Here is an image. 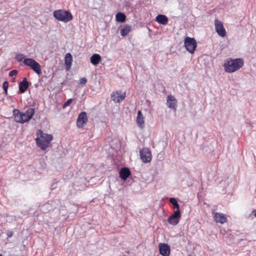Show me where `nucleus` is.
<instances>
[{
	"label": "nucleus",
	"instance_id": "1",
	"mask_svg": "<svg viewBox=\"0 0 256 256\" xmlns=\"http://www.w3.org/2000/svg\"><path fill=\"white\" fill-rule=\"evenodd\" d=\"M35 114L33 108H28L25 112H22L18 109L13 110V116L15 122L20 124H24L29 121Z\"/></svg>",
	"mask_w": 256,
	"mask_h": 256
},
{
	"label": "nucleus",
	"instance_id": "2",
	"mask_svg": "<svg viewBox=\"0 0 256 256\" xmlns=\"http://www.w3.org/2000/svg\"><path fill=\"white\" fill-rule=\"evenodd\" d=\"M244 65L243 60L238 58L236 59L228 60L224 65V70L228 73L234 72L239 70Z\"/></svg>",
	"mask_w": 256,
	"mask_h": 256
},
{
	"label": "nucleus",
	"instance_id": "3",
	"mask_svg": "<svg viewBox=\"0 0 256 256\" xmlns=\"http://www.w3.org/2000/svg\"><path fill=\"white\" fill-rule=\"evenodd\" d=\"M53 136L52 134L40 132V137L36 139L38 146L42 150H46L50 146Z\"/></svg>",
	"mask_w": 256,
	"mask_h": 256
},
{
	"label": "nucleus",
	"instance_id": "4",
	"mask_svg": "<svg viewBox=\"0 0 256 256\" xmlns=\"http://www.w3.org/2000/svg\"><path fill=\"white\" fill-rule=\"evenodd\" d=\"M53 15L58 20L64 22H70L73 18L72 14L70 12L64 10H56L54 12Z\"/></svg>",
	"mask_w": 256,
	"mask_h": 256
},
{
	"label": "nucleus",
	"instance_id": "5",
	"mask_svg": "<svg viewBox=\"0 0 256 256\" xmlns=\"http://www.w3.org/2000/svg\"><path fill=\"white\" fill-rule=\"evenodd\" d=\"M186 49L190 54H193L196 48L197 43L194 38L186 36L184 40Z\"/></svg>",
	"mask_w": 256,
	"mask_h": 256
},
{
	"label": "nucleus",
	"instance_id": "6",
	"mask_svg": "<svg viewBox=\"0 0 256 256\" xmlns=\"http://www.w3.org/2000/svg\"><path fill=\"white\" fill-rule=\"evenodd\" d=\"M24 63L27 66H30L38 74H42L40 65L32 58H25Z\"/></svg>",
	"mask_w": 256,
	"mask_h": 256
},
{
	"label": "nucleus",
	"instance_id": "7",
	"mask_svg": "<svg viewBox=\"0 0 256 256\" xmlns=\"http://www.w3.org/2000/svg\"><path fill=\"white\" fill-rule=\"evenodd\" d=\"M140 156L143 162H150L152 160V154L150 150L148 148H142L141 150H140Z\"/></svg>",
	"mask_w": 256,
	"mask_h": 256
},
{
	"label": "nucleus",
	"instance_id": "8",
	"mask_svg": "<svg viewBox=\"0 0 256 256\" xmlns=\"http://www.w3.org/2000/svg\"><path fill=\"white\" fill-rule=\"evenodd\" d=\"M180 217V212L178 210H177L168 218V221L169 224L176 226L179 222Z\"/></svg>",
	"mask_w": 256,
	"mask_h": 256
},
{
	"label": "nucleus",
	"instance_id": "9",
	"mask_svg": "<svg viewBox=\"0 0 256 256\" xmlns=\"http://www.w3.org/2000/svg\"><path fill=\"white\" fill-rule=\"evenodd\" d=\"M214 26L216 32L218 34L224 37L226 35V32L224 27L222 23L218 20H214Z\"/></svg>",
	"mask_w": 256,
	"mask_h": 256
},
{
	"label": "nucleus",
	"instance_id": "10",
	"mask_svg": "<svg viewBox=\"0 0 256 256\" xmlns=\"http://www.w3.org/2000/svg\"><path fill=\"white\" fill-rule=\"evenodd\" d=\"M88 121L87 114L85 112H81L77 118L76 124L79 128H82Z\"/></svg>",
	"mask_w": 256,
	"mask_h": 256
},
{
	"label": "nucleus",
	"instance_id": "11",
	"mask_svg": "<svg viewBox=\"0 0 256 256\" xmlns=\"http://www.w3.org/2000/svg\"><path fill=\"white\" fill-rule=\"evenodd\" d=\"M176 100L174 96L168 95L166 99V106L168 108L173 110L174 112L176 110Z\"/></svg>",
	"mask_w": 256,
	"mask_h": 256
},
{
	"label": "nucleus",
	"instance_id": "12",
	"mask_svg": "<svg viewBox=\"0 0 256 256\" xmlns=\"http://www.w3.org/2000/svg\"><path fill=\"white\" fill-rule=\"evenodd\" d=\"M159 250L160 254L163 256H168L170 254V248L168 244L160 243Z\"/></svg>",
	"mask_w": 256,
	"mask_h": 256
},
{
	"label": "nucleus",
	"instance_id": "13",
	"mask_svg": "<svg viewBox=\"0 0 256 256\" xmlns=\"http://www.w3.org/2000/svg\"><path fill=\"white\" fill-rule=\"evenodd\" d=\"M126 97V93L121 92H113L111 94V98L113 101L115 102H120L123 100Z\"/></svg>",
	"mask_w": 256,
	"mask_h": 256
},
{
	"label": "nucleus",
	"instance_id": "14",
	"mask_svg": "<svg viewBox=\"0 0 256 256\" xmlns=\"http://www.w3.org/2000/svg\"><path fill=\"white\" fill-rule=\"evenodd\" d=\"M28 87V82L27 79L25 78L23 79L22 81L20 82L19 84V92L18 93H24Z\"/></svg>",
	"mask_w": 256,
	"mask_h": 256
},
{
	"label": "nucleus",
	"instance_id": "15",
	"mask_svg": "<svg viewBox=\"0 0 256 256\" xmlns=\"http://www.w3.org/2000/svg\"><path fill=\"white\" fill-rule=\"evenodd\" d=\"M214 219L216 222L224 224L226 222V218L222 214L216 212L214 214Z\"/></svg>",
	"mask_w": 256,
	"mask_h": 256
},
{
	"label": "nucleus",
	"instance_id": "16",
	"mask_svg": "<svg viewBox=\"0 0 256 256\" xmlns=\"http://www.w3.org/2000/svg\"><path fill=\"white\" fill-rule=\"evenodd\" d=\"M130 174V172L128 168H122L120 172V178L124 180H126Z\"/></svg>",
	"mask_w": 256,
	"mask_h": 256
},
{
	"label": "nucleus",
	"instance_id": "17",
	"mask_svg": "<svg viewBox=\"0 0 256 256\" xmlns=\"http://www.w3.org/2000/svg\"><path fill=\"white\" fill-rule=\"evenodd\" d=\"M136 123L138 126L141 128H142L144 126V116L140 110H138V112Z\"/></svg>",
	"mask_w": 256,
	"mask_h": 256
},
{
	"label": "nucleus",
	"instance_id": "18",
	"mask_svg": "<svg viewBox=\"0 0 256 256\" xmlns=\"http://www.w3.org/2000/svg\"><path fill=\"white\" fill-rule=\"evenodd\" d=\"M156 20L160 24L166 25L168 23V20L165 15L158 14L156 18Z\"/></svg>",
	"mask_w": 256,
	"mask_h": 256
},
{
	"label": "nucleus",
	"instance_id": "19",
	"mask_svg": "<svg viewBox=\"0 0 256 256\" xmlns=\"http://www.w3.org/2000/svg\"><path fill=\"white\" fill-rule=\"evenodd\" d=\"M102 58L99 54H94L90 58L91 63L94 66H97L101 61Z\"/></svg>",
	"mask_w": 256,
	"mask_h": 256
},
{
	"label": "nucleus",
	"instance_id": "20",
	"mask_svg": "<svg viewBox=\"0 0 256 256\" xmlns=\"http://www.w3.org/2000/svg\"><path fill=\"white\" fill-rule=\"evenodd\" d=\"M72 61V57L70 53H68L65 56V65L68 70L70 68Z\"/></svg>",
	"mask_w": 256,
	"mask_h": 256
},
{
	"label": "nucleus",
	"instance_id": "21",
	"mask_svg": "<svg viewBox=\"0 0 256 256\" xmlns=\"http://www.w3.org/2000/svg\"><path fill=\"white\" fill-rule=\"evenodd\" d=\"M126 16L122 12H119L116 15V20L118 22H124L126 21Z\"/></svg>",
	"mask_w": 256,
	"mask_h": 256
},
{
	"label": "nucleus",
	"instance_id": "22",
	"mask_svg": "<svg viewBox=\"0 0 256 256\" xmlns=\"http://www.w3.org/2000/svg\"><path fill=\"white\" fill-rule=\"evenodd\" d=\"M131 26L126 25L124 28L120 30V34L123 36H126L131 30Z\"/></svg>",
	"mask_w": 256,
	"mask_h": 256
},
{
	"label": "nucleus",
	"instance_id": "23",
	"mask_svg": "<svg viewBox=\"0 0 256 256\" xmlns=\"http://www.w3.org/2000/svg\"><path fill=\"white\" fill-rule=\"evenodd\" d=\"M170 202L174 206V208L178 209L179 204H178L176 200L174 198H170Z\"/></svg>",
	"mask_w": 256,
	"mask_h": 256
},
{
	"label": "nucleus",
	"instance_id": "24",
	"mask_svg": "<svg viewBox=\"0 0 256 256\" xmlns=\"http://www.w3.org/2000/svg\"><path fill=\"white\" fill-rule=\"evenodd\" d=\"M16 59L18 62H22L24 60V56L22 54H16Z\"/></svg>",
	"mask_w": 256,
	"mask_h": 256
},
{
	"label": "nucleus",
	"instance_id": "25",
	"mask_svg": "<svg viewBox=\"0 0 256 256\" xmlns=\"http://www.w3.org/2000/svg\"><path fill=\"white\" fill-rule=\"evenodd\" d=\"M8 82L6 81L3 83V88L6 94H7L8 89Z\"/></svg>",
	"mask_w": 256,
	"mask_h": 256
},
{
	"label": "nucleus",
	"instance_id": "26",
	"mask_svg": "<svg viewBox=\"0 0 256 256\" xmlns=\"http://www.w3.org/2000/svg\"><path fill=\"white\" fill-rule=\"evenodd\" d=\"M87 78L85 77L82 78L80 80V84L82 85H84L87 82Z\"/></svg>",
	"mask_w": 256,
	"mask_h": 256
},
{
	"label": "nucleus",
	"instance_id": "27",
	"mask_svg": "<svg viewBox=\"0 0 256 256\" xmlns=\"http://www.w3.org/2000/svg\"><path fill=\"white\" fill-rule=\"evenodd\" d=\"M72 102V98H70L63 105V108H64L66 106H68Z\"/></svg>",
	"mask_w": 256,
	"mask_h": 256
},
{
	"label": "nucleus",
	"instance_id": "28",
	"mask_svg": "<svg viewBox=\"0 0 256 256\" xmlns=\"http://www.w3.org/2000/svg\"><path fill=\"white\" fill-rule=\"evenodd\" d=\"M18 71L16 70H11L10 72H9V76H16L17 74H18Z\"/></svg>",
	"mask_w": 256,
	"mask_h": 256
},
{
	"label": "nucleus",
	"instance_id": "29",
	"mask_svg": "<svg viewBox=\"0 0 256 256\" xmlns=\"http://www.w3.org/2000/svg\"><path fill=\"white\" fill-rule=\"evenodd\" d=\"M12 234H9L8 235V237H10H10H12Z\"/></svg>",
	"mask_w": 256,
	"mask_h": 256
},
{
	"label": "nucleus",
	"instance_id": "30",
	"mask_svg": "<svg viewBox=\"0 0 256 256\" xmlns=\"http://www.w3.org/2000/svg\"><path fill=\"white\" fill-rule=\"evenodd\" d=\"M254 216H255L256 217V213H255V214H254Z\"/></svg>",
	"mask_w": 256,
	"mask_h": 256
},
{
	"label": "nucleus",
	"instance_id": "31",
	"mask_svg": "<svg viewBox=\"0 0 256 256\" xmlns=\"http://www.w3.org/2000/svg\"><path fill=\"white\" fill-rule=\"evenodd\" d=\"M0 256H2V254H0Z\"/></svg>",
	"mask_w": 256,
	"mask_h": 256
},
{
	"label": "nucleus",
	"instance_id": "32",
	"mask_svg": "<svg viewBox=\"0 0 256 256\" xmlns=\"http://www.w3.org/2000/svg\"><path fill=\"white\" fill-rule=\"evenodd\" d=\"M188 256H192L191 255H188Z\"/></svg>",
	"mask_w": 256,
	"mask_h": 256
},
{
	"label": "nucleus",
	"instance_id": "33",
	"mask_svg": "<svg viewBox=\"0 0 256 256\" xmlns=\"http://www.w3.org/2000/svg\"><path fill=\"white\" fill-rule=\"evenodd\" d=\"M22 256H23V255H22Z\"/></svg>",
	"mask_w": 256,
	"mask_h": 256
}]
</instances>
